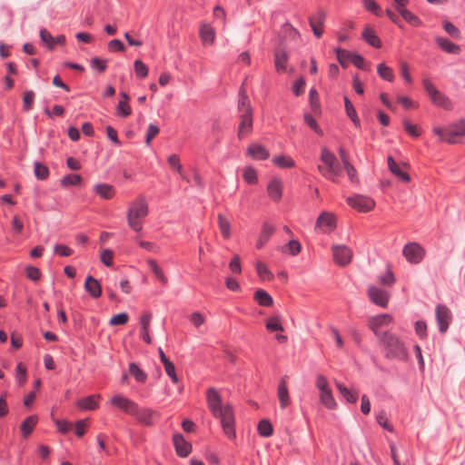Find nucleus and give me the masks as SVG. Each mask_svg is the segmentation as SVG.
<instances>
[{
    "mask_svg": "<svg viewBox=\"0 0 465 465\" xmlns=\"http://www.w3.org/2000/svg\"><path fill=\"white\" fill-rule=\"evenodd\" d=\"M206 401L212 414L220 420L224 434L229 439H234L236 432L232 407L229 404L222 405V398L217 390L213 387L206 391Z\"/></svg>",
    "mask_w": 465,
    "mask_h": 465,
    "instance_id": "nucleus-1",
    "label": "nucleus"
},
{
    "mask_svg": "<svg viewBox=\"0 0 465 465\" xmlns=\"http://www.w3.org/2000/svg\"><path fill=\"white\" fill-rule=\"evenodd\" d=\"M379 343L387 359L398 361H406L408 359V351L404 342L394 333L383 335L379 340Z\"/></svg>",
    "mask_w": 465,
    "mask_h": 465,
    "instance_id": "nucleus-2",
    "label": "nucleus"
},
{
    "mask_svg": "<svg viewBox=\"0 0 465 465\" xmlns=\"http://www.w3.org/2000/svg\"><path fill=\"white\" fill-rule=\"evenodd\" d=\"M149 213V207L144 196H139L130 203L127 211L128 226L134 232H140L143 230V220Z\"/></svg>",
    "mask_w": 465,
    "mask_h": 465,
    "instance_id": "nucleus-3",
    "label": "nucleus"
},
{
    "mask_svg": "<svg viewBox=\"0 0 465 465\" xmlns=\"http://www.w3.org/2000/svg\"><path fill=\"white\" fill-rule=\"evenodd\" d=\"M321 161L324 165H318L320 173L325 178L336 183L337 177L341 173V169L336 156L324 147L322 149Z\"/></svg>",
    "mask_w": 465,
    "mask_h": 465,
    "instance_id": "nucleus-4",
    "label": "nucleus"
},
{
    "mask_svg": "<svg viewBox=\"0 0 465 465\" xmlns=\"http://www.w3.org/2000/svg\"><path fill=\"white\" fill-rule=\"evenodd\" d=\"M433 133L439 137L441 142L448 143H457L460 139L465 136V119L460 120L447 128L435 126Z\"/></svg>",
    "mask_w": 465,
    "mask_h": 465,
    "instance_id": "nucleus-5",
    "label": "nucleus"
},
{
    "mask_svg": "<svg viewBox=\"0 0 465 465\" xmlns=\"http://www.w3.org/2000/svg\"><path fill=\"white\" fill-rule=\"evenodd\" d=\"M393 322V318L388 313L379 314L370 317L368 320V326L373 331L376 338L381 340L383 335H388L391 332L383 331L382 329L389 327Z\"/></svg>",
    "mask_w": 465,
    "mask_h": 465,
    "instance_id": "nucleus-6",
    "label": "nucleus"
},
{
    "mask_svg": "<svg viewBox=\"0 0 465 465\" xmlns=\"http://www.w3.org/2000/svg\"><path fill=\"white\" fill-rule=\"evenodd\" d=\"M422 84L425 91L430 96V101L434 104L444 109H450L451 107L450 99L441 94L429 78H424Z\"/></svg>",
    "mask_w": 465,
    "mask_h": 465,
    "instance_id": "nucleus-7",
    "label": "nucleus"
},
{
    "mask_svg": "<svg viewBox=\"0 0 465 465\" xmlns=\"http://www.w3.org/2000/svg\"><path fill=\"white\" fill-rule=\"evenodd\" d=\"M110 406L123 411L124 413L132 416L135 413L137 403L131 399L124 396L123 394L117 393L111 397L109 400Z\"/></svg>",
    "mask_w": 465,
    "mask_h": 465,
    "instance_id": "nucleus-8",
    "label": "nucleus"
},
{
    "mask_svg": "<svg viewBox=\"0 0 465 465\" xmlns=\"http://www.w3.org/2000/svg\"><path fill=\"white\" fill-rule=\"evenodd\" d=\"M347 203L361 213H367L371 211L375 206V201L365 195L355 194L346 199Z\"/></svg>",
    "mask_w": 465,
    "mask_h": 465,
    "instance_id": "nucleus-9",
    "label": "nucleus"
},
{
    "mask_svg": "<svg viewBox=\"0 0 465 465\" xmlns=\"http://www.w3.org/2000/svg\"><path fill=\"white\" fill-rule=\"evenodd\" d=\"M317 388L320 390V400L322 404L329 410H334L337 407V403L331 389L328 387L327 380H318Z\"/></svg>",
    "mask_w": 465,
    "mask_h": 465,
    "instance_id": "nucleus-10",
    "label": "nucleus"
},
{
    "mask_svg": "<svg viewBox=\"0 0 465 465\" xmlns=\"http://www.w3.org/2000/svg\"><path fill=\"white\" fill-rule=\"evenodd\" d=\"M367 294L371 302L374 304L381 308H386L388 306L390 300L389 292L380 289L374 285H370L367 290Z\"/></svg>",
    "mask_w": 465,
    "mask_h": 465,
    "instance_id": "nucleus-11",
    "label": "nucleus"
},
{
    "mask_svg": "<svg viewBox=\"0 0 465 465\" xmlns=\"http://www.w3.org/2000/svg\"><path fill=\"white\" fill-rule=\"evenodd\" d=\"M402 253L408 262L417 264L422 261L425 252L420 244L411 242L404 246Z\"/></svg>",
    "mask_w": 465,
    "mask_h": 465,
    "instance_id": "nucleus-12",
    "label": "nucleus"
},
{
    "mask_svg": "<svg viewBox=\"0 0 465 465\" xmlns=\"http://www.w3.org/2000/svg\"><path fill=\"white\" fill-rule=\"evenodd\" d=\"M334 262L340 266L348 265L352 259V251L346 245L332 246Z\"/></svg>",
    "mask_w": 465,
    "mask_h": 465,
    "instance_id": "nucleus-13",
    "label": "nucleus"
},
{
    "mask_svg": "<svg viewBox=\"0 0 465 465\" xmlns=\"http://www.w3.org/2000/svg\"><path fill=\"white\" fill-rule=\"evenodd\" d=\"M316 229L324 233H330L336 228V218L333 213L323 212L316 221Z\"/></svg>",
    "mask_w": 465,
    "mask_h": 465,
    "instance_id": "nucleus-14",
    "label": "nucleus"
},
{
    "mask_svg": "<svg viewBox=\"0 0 465 465\" xmlns=\"http://www.w3.org/2000/svg\"><path fill=\"white\" fill-rule=\"evenodd\" d=\"M135 413H133V417L135 418L138 423L142 424L143 426L150 427L153 426L154 423L153 417L156 415V411L149 409V408H142L138 404L136 406V410L134 411Z\"/></svg>",
    "mask_w": 465,
    "mask_h": 465,
    "instance_id": "nucleus-15",
    "label": "nucleus"
},
{
    "mask_svg": "<svg viewBox=\"0 0 465 465\" xmlns=\"http://www.w3.org/2000/svg\"><path fill=\"white\" fill-rule=\"evenodd\" d=\"M436 318L440 332H445L451 321L450 311L445 305H438L436 308Z\"/></svg>",
    "mask_w": 465,
    "mask_h": 465,
    "instance_id": "nucleus-16",
    "label": "nucleus"
},
{
    "mask_svg": "<svg viewBox=\"0 0 465 465\" xmlns=\"http://www.w3.org/2000/svg\"><path fill=\"white\" fill-rule=\"evenodd\" d=\"M173 442L179 457L185 458L191 453L192 444L186 441L181 433L173 436Z\"/></svg>",
    "mask_w": 465,
    "mask_h": 465,
    "instance_id": "nucleus-17",
    "label": "nucleus"
},
{
    "mask_svg": "<svg viewBox=\"0 0 465 465\" xmlns=\"http://www.w3.org/2000/svg\"><path fill=\"white\" fill-rule=\"evenodd\" d=\"M199 36L203 45H213L215 37V29L208 23H202L199 28Z\"/></svg>",
    "mask_w": 465,
    "mask_h": 465,
    "instance_id": "nucleus-18",
    "label": "nucleus"
},
{
    "mask_svg": "<svg viewBox=\"0 0 465 465\" xmlns=\"http://www.w3.org/2000/svg\"><path fill=\"white\" fill-rule=\"evenodd\" d=\"M326 15L323 11L320 10L315 15H312L309 19L310 25L313 31V34L316 37H321L322 35L323 30V23L325 21Z\"/></svg>",
    "mask_w": 465,
    "mask_h": 465,
    "instance_id": "nucleus-19",
    "label": "nucleus"
},
{
    "mask_svg": "<svg viewBox=\"0 0 465 465\" xmlns=\"http://www.w3.org/2000/svg\"><path fill=\"white\" fill-rule=\"evenodd\" d=\"M100 394H93L78 400L76 405L82 411H94L98 407Z\"/></svg>",
    "mask_w": 465,
    "mask_h": 465,
    "instance_id": "nucleus-20",
    "label": "nucleus"
},
{
    "mask_svg": "<svg viewBox=\"0 0 465 465\" xmlns=\"http://www.w3.org/2000/svg\"><path fill=\"white\" fill-rule=\"evenodd\" d=\"M267 193L269 197L274 201L279 202L282 196V183L280 179H272L267 186Z\"/></svg>",
    "mask_w": 465,
    "mask_h": 465,
    "instance_id": "nucleus-21",
    "label": "nucleus"
},
{
    "mask_svg": "<svg viewBox=\"0 0 465 465\" xmlns=\"http://www.w3.org/2000/svg\"><path fill=\"white\" fill-rule=\"evenodd\" d=\"M252 130V117L250 114H242L241 116V122L238 128L239 139H243Z\"/></svg>",
    "mask_w": 465,
    "mask_h": 465,
    "instance_id": "nucleus-22",
    "label": "nucleus"
},
{
    "mask_svg": "<svg viewBox=\"0 0 465 465\" xmlns=\"http://www.w3.org/2000/svg\"><path fill=\"white\" fill-rule=\"evenodd\" d=\"M288 53L283 48H277L274 52V65L276 71L283 73L286 71V65L288 62Z\"/></svg>",
    "mask_w": 465,
    "mask_h": 465,
    "instance_id": "nucleus-23",
    "label": "nucleus"
},
{
    "mask_svg": "<svg viewBox=\"0 0 465 465\" xmlns=\"http://www.w3.org/2000/svg\"><path fill=\"white\" fill-rule=\"evenodd\" d=\"M84 290L94 299H97L102 295V287L100 283L91 275L86 277Z\"/></svg>",
    "mask_w": 465,
    "mask_h": 465,
    "instance_id": "nucleus-24",
    "label": "nucleus"
},
{
    "mask_svg": "<svg viewBox=\"0 0 465 465\" xmlns=\"http://www.w3.org/2000/svg\"><path fill=\"white\" fill-rule=\"evenodd\" d=\"M94 192L102 199L110 200L115 195V189L108 183H97L94 186Z\"/></svg>",
    "mask_w": 465,
    "mask_h": 465,
    "instance_id": "nucleus-25",
    "label": "nucleus"
},
{
    "mask_svg": "<svg viewBox=\"0 0 465 465\" xmlns=\"http://www.w3.org/2000/svg\"><path fill=\"white\" fill-rule=\"evenodd\" d=\"M277 396L280 401V407L286 409L290 403L289 389L287 387L285 380H281L277 388Z\"/></svg>",
    "mask_w": 465,
    "mask_h": 465,
    "instance_id": "nucleus-26",
    "label": "nucleus"
},
{
    "mask_svg": "<svg viewBox=\"0 0 465 465\" xmlns=\"http://www.w3.org/2000/svg\"><path fill=\"white\" fill-rule=\"evenodd\" d=\"M387 162L390 171L394 175H396L400 180H401L404 183H409L411 181L410 175L401 169L399 164L394 161V159L391 156L388 157Z\"/></svg>",
    "mask_w": 465,
    "mask_h": 465,
    "instance_id": "nucleus-27",
    "label": "nucleus"
},
{
    "mask_svg": "<svg viewBox=\"0 0 465 465\" xmlns=\"http://www.w3.org/2000/svg\"><path fill=\"white\" fill-rule=\"evenodd\" d=\"M248 154L255 160H265L270 155L265 147L258 143L251 144L248 147Z\"/></svg>",
    "mask_w": 465,
    "mask_h": 465,
    "instance_id": "nucleus-28",
    "label": "nucleus"
},
{
    "mask_svg": "<svg viewBox=\"0 0 465 465\" xmlns=\"http://www.w3.org/2000/svg\"><path fill=\"white\" fill-rule=\"evenodd\" d=\"M274 231L275 229L272 224L267 223H264L259 239L257 241L256 247L258 249H262L269 241L270 237L273 234Z\"/></svg>",
    "mask_w": 465,
    "mask_h": 465,
    "instance_id": "nucleus-29",
    "label": "nucleus"
},
{
    "mask_svg": "<svg viewBox=\"0 0 465 465\" xmlns=\"http://www.w3.org/2000/svg\"><path fill=\"white\" fill-rule=\"evenodd\" d=\"M38 418L36 415L28 416L21 424V432L24 438H27L34 430L37 424Z\"/></svg>",
    "mask_w": 465,
    "mask_h": 465,
    "instance_id": "nucleus-30",
    "label": "nucleus"
},
{
    "mask_svg": "<svg viewBox=\"0 0 465 465\" xmlns=\"http://www.w3.org/2000/svg\"><path fill=\"white\" fill-rule=\"evenodd\" d=\"M436 43L438 45L448 54H459L460 48L456 44L450 42L449 39L444 37H436Z\"/></svg>",
    "mask_w": 465,
    "mask_h": 465,
    "instance_id": "nucleus-31",
    "label": "nucleus"
},
{
    "mask_svg": "<svg viewBox=\"0 0 465 465\" xmlns=\"http://www.w3.org/2000/svg\"><path fill=\"white\" fill-rule=\"evenodd\" d=\"M362 38L371 46L380 48L381 46V39L376 35L374 30L371 27H366L362 32Z\"/></svg>",
    "mask_w": 465,
    "mask_h": 465,
    "instance_id": "nucleus-32",
    "label": "nucleus"
},
{
    "mask_svg": "<svg viewBox=\"0 0 465 465\" xmlns=\"http://www.w3.org/2000/svg\"><path fill=\"white\" fill-rule=\"evenodd\" d=\"M238 109L242 114H252V108L246 91L243 87L240 90V98L238 102Z\"/></svg>",
    "mask_w": 465,
    "mask_h": 465,
    "instance_id": "nucleus-33",
    "label": "nucleus"
},
{
    "mask_svg": "<svg viewBox=\"0 0 465 465\" xmlns=\"http://www.w3.org/2000/svg\"><path fill=\"white\" fill-rule=\"evenodd\" d=\"M254 300L259 305L264 307H270L273 303L272 297L264 290H257L254 293Z\"/></svg>",
    "mask_w": 465,
    "mask_h": 465,
    "instance_id": "nucleus-34",
    "label": "nucleus"
},
{
    "mask_svg": "<svg viewBox=\"0 0 465 465\" xmlns=\"http://www.w3.org/2000/svg\"><path fill=\"white\" fill-rule=\"evenodd\" d=\"M272 163L280 168H292L295 166L293 159L288 155L280 154L272 157Z\"/></svg>",
    "mask_w": 465,
    "mask_h": 465,
    "instance_id": "nucleus-35",
    "label": "nucleus"
},
{
    "mask_svg": "<svg viewBox=\"0 0 465 465\" xmlns=\"http://www.w3.org/2000/svg\"><path fill=\"white\" fill-rule=\"evenodd\" d=\"M337 388L347 402L355 403L357 401L359 396L357 391L349 390L345 385L340 382H337Z\"/></svg>",
    "mask_w": 465,
    "mask_h": 465,
    "instance_id": "nucleus-36",
    "label": "nucleus"
},
{
    "mask_svg": "<svg viewBox=\"0 0 465 465\" xmlns=\"http://www.w3.org/2000/svg\"><path fill=\"white\" fill-rule=\"evenodd\" d=\"M218 226L225 239H229L231 236V223L229 220L222 213L217 215Z\"/></svg>",
    "mask_w": 465,
    "mask_h": 465,
    "instance_id": "nucleus-37",
    "label": "nucleus"
},
{
    "mask_svg": "<svg viewBox=\"0 0 465 465\" xmlns=\"http://www.w3.org/2000/svg\"><path fill=\"white\" fill-rule=\"evenodd\" d=\"M265 327L270 331H283V326L279 315H272L266 320Z\"/></svg>",
    "mask_w": 465,
    "mask_h": 465,
    "instance_id": "nucleus-38",
    "label": "nucleus"
},
{
    "mask_svg": "<svg viewBox=\"0 0 465 465\" xmlns=\"http://www.w3.org/2000/svg\"><path fill=\"white\" fill-rule=\"evenodd\" d=\"M148 266L151 269V271L153 272L155 277L163 283L166 284L168 282L167 277L164 275L162 268L157 264L156 261L153 259H149L147 261Z\"/></svg>",
    "mask_w": 465,
    "mask_h": 465,
    "instance_id": "nucleus-39",
    "label": "nucleus"
},
{
    "mask_svg": "<svg viewBox=\"0 0 465 465\" xmlns=\"http://www.w3.org/2000/svg\"><path fill=\"white\" fill-rule=\"evenodd\" d=\"M258 433L262 437H270L273 433V428L269 420L263 419L259 421L257 426Z\"/></svg>",
    "mask_w": 465,
    "mask_h": 465,
    "instance_id": "nucleus-40",
    "label": "nucleus"
},
{
    "mask_svg": "<svg viewBox=\"0 0 465 465\" xmlns=\"http://www.w3.org/2000/svg\"><path fill=\"white\" fill-rule=\"evenodd\" d=\"M377 72L381 78L383 80L392 82L394 80V74L391 67L381 63L377 66Z\"/></svg>",
    "mask_w": 465,
    "mask_h": 465,
    "instance_id": "nucleus-41",
    "label": "nucleus"
},
{
    "mask_svg": "<svg viewBox=\"0 0 465 465\" xmlns=\"http://www.w3.org/2000/svg\"><path fill=\"white\" fill-rule=\"evenodd\" d=\"M255 267L257 274L262 281H270L273 278L272 273L264 262H257Z\"/></svg>",
    "mask_w": 465,
    "mask_h": 465,
    "instance_id": "nucleus-42",
    "label": "nucleus"
},
{
    "mask_svg": "<svg viewBox=\"0 0 465 465\" xmlns=\"http://www.w3.org/2000/svg\"><path fill=\"white\" fill-rule=\"evenodd\" d=\"M345 110L347 115L353 122L356 127L360 126V120L358 118L357 113L351 104V102L348 99V97H344Z\"/></svg>",
    "mask_w": 465,
    "mask_h": 465,
    "instance_id": "nucleus-43",
    "label": "nucleus"
},
{
    "mask_svg": "<svg viewBox=\"0 0 465 465\" xmlns=\"http://www.w3.org/2000/svg\"><path fill=\"white\" fill-rule=\"evenodd\" d=\"M400 14L401 15V16L403 17V19L408 22L409 24L414 25V26H420L421 25V21L420 20V18L415 15L414 14H412L411 11H409L408 9H403L400 12Z\"/></svg>",
    "mask_w": 465,
    "mask_h": 465,
    "instance_id": "nucleus-44",
    "label": "nucleus"
},
{
    "mask_svg": "<svg viewBox=\"0 0 465 465\" xmlns=\"http://www.w3.org/2000/svg\"><path fill=\"white\" fill-rule=\"evenodd\" d=\"M41 41L45 44L48 49L53 50L54 47V37L45 28L40 30Z\"/></svg>",
    "mask_w": 465,
    "mask_h": 465,
    "instance_id": "nucleus-45",
    "label": "nucleus"
},
{
    "mask_svg": "<svg viewBox=\"0 0 465 465\" xmlns=\"http://www.w3.org/2000/svg\"><path fill=\"white\" fill-rule=\"evenodd\" d=\"M309 100H310V104H311L312 110L314 113H318L320 111L321 104H320V100H319V94L315 88H312L310 90Z\"/></svg>",
    "mask_w": 465,
    "mask_h": 465,
    "instance_id": "nucleus-46",
    "label": "nucleus"
},
{
    "mask_svg": "<svg viewBox=\"0 0 465 465\" xmlns=\"http://www.w3.org/2000/svg\"><path fill=\"white\" fill-rule=\"evenodd\" d=\"M82 182V177L79 174H68L61 180V183L64 187L78 185Z\"/></svg>",
    "mask_w": 465,
    "mask_h": 465,
    "instance_id": "nucleus-47",
    "label": "nucleus"
},
{
    "mask_svg": "<svg viewBox=\"0 0 465 465\" xmlns=\"http://www.w3.org/2000/svg\"><path fill=\"white\" fill-rule=\"evenodd\" d=\"M35 174L37 179L45 180L49 175V170L47 166L36 162L35 163Z\"/></svg>",
    "mask_w": 465,
    "mask_h": 465,
    "instance_id": "nucleus-48",
    "label": "nucleus"
},
{
    "mask_svg": "<svg viewBox=\"0 0 465 465\" xmlns=\"http://www.w3.org/2000/svg\"><path fill=\"white\" fill-rule=\"evenodd\" d=\"M134 72L138 77L145 78L148 75V67L141 60H136L134 62Z\"/></svg>",
    "mask_w": 465,
    "mask_h": 465,
    "instance_id": "nucleus-49",
    "label": "nucleus"
},
{
    "mask_svg": "<svg viewBox=\"0 0 465 465\" xmlns=\"http://www.w3.org/2000/svg\"><path fill=\"white\" fill-rule=\"evenodd\" d=\"M152 313L149 312H144L141 314L139 318V322L141 325V331H149L151 321H152Z\"/></svg>",
    "mask_w": 465,
    "mask_h": 465,
    "instance_id": "nucleus-50",
    "label": "nucleus"
},
{
    "mask_svg": "<svg viewBox=\"0 0 465 465\" xmlns=\"http://www.w3.org/2000/svg\"><path fill=\"white\" fill-rule=\"evenodd\" d=\"M243 179L250 184H255L257 183L255 170L251 166L245 167L243 170Z\"/></svg>",
    "mask_w": 465,
    "mask_h": 465,
    "instance_id": "nucleus-51",
    "label": "nucleus"
},
{
    "mask_svg": "<svg viewBox=\"0 0 465 465\" xmlns=\"http://www.w3.org/2000/svg\"><path fill=\"white\" fill-rule=\"evenodd\" d=\"M128 319H129L128 314L125 313V312H122V313L114 315L110 319L109 324L112 325V326L124 325V324L127 323Z\"/></svg>",
    "mask_w": 465,
    "mask_h": 465,
    "instance_id": "nucleus-52",
    "label": "nucleus"
},
{
    "mask_svg": "<svg viewBox=\"0 0 465 465\" xmlns=\"http://www.w3.org/2000/svg\"><path fill=\"white\" fill-rule=\"evenodd\" d=\"M395 281V276L391 270H388L384 274L379 276V282L386 286L393 285Z\"/></svg>",
    "mask_w": 465,
    "mask_h": 465,
    "instance_id": "nucleus-53",
    "label": "nucleus"
},
{
    "mask_svg": "<svg viewBox=\"0 0 465 465\" xmlns=\"http://www.w3.org/2000/svg\"><path fill=\"white\" fill-rule=\"evenodd\" d=\"M107 66V61L100 59L98 57H94L91 60V67L94 70H97L99 73H104Z\"/></svg>",
    "mask_w": 465,
    "mask_h": 465,
    "instance_id": "nucleus-54",
    "label": "nucleus"
},
{
    "mask_svg": "<svg viewBox=\"0 0 465 465\" xmlns=\"http://www.w3.org/2000/svg\"><path fill=\"white\" fill-rule=\"evenodd\" d=\"M35 100V93L33 91H26L24 94L23 103H24V110L30 111L33 107Z\"/></svg>",
    "mask_w": 465,
    "mask_h": 465,
    "instance_id": "nucleus-55",
    "label": "nucleus"
},
{
    "mask_svg": "<svg viewBox=\"0 0 465 465\" xmlns=\"http://www.w3.org/2000/svg\"><path fill=\"white\" fill-rule=\"evenodd\" d=\"M168 163L170 166L181 175L183 174V166L180 163L178 155L172 154L168 157Z\"/></svg>",
    "mask_w": 465,
    "mask_h": 465,
    "instance_id": "nucleus-56",
    "label": "nucleus"
},
{
    "mask_svg": "<svg viewBox=\"0 0 465 465\" xmlns=\"http://www.w3.org/2000/svg\"><path fill=\"white\" fill-rule=\"evenodd\" d=\"M116 110L118 114L124 117H127L132 114V109L126 101H119Z\"/></svg>",
    "mask_w": 465,
    "mask_h": 465,
    "instance_id": "nucleus-57",
    "label": "nucleus"
},
{
    "mask_svg": "<svg viewBox=\"0 0 465 465\" xmlns=\"http://www.w3.org/2000/svg\"><path fill=\"white\" fill-rule=\"evenodd\" d=\"M160 133V129L155 124H149L145 143L149 146L151 144L152 140Z\"/></svg>",
    "mask_w": 465,
    "mask_h": 465,
    "instance_id": "nucleus-58",
    "label": "nucleus"
},
{
    "mask_svg": "<svg viewBox=\"0 0 465 465\" xmlns=\"http://www.w3.org/2000/svg\"><path fill=\"white\" fill-rule=\"evenodd\" d=\"M114 252L110 249H104L101 252V262L106 265L111 266L113 264Z\"/></svg>",
    "mask_w": 465,
    "mask_h": 465,
    "instance_id": "nucleus-59",
    "label": "nucleus"
},
{
    "mask_svg": "<svg viewBox=\"0 0 465 465\" xmlns=\"http://www.w3.org/2000/svg\"><path fill=\"white\" fill-rule=\"evenodd\" d=\"M305 88V79L301 76L292 86V91L296 96H300L304 93Z\"/></svg>",
    "mask_w": 465,
    "mask_h": 465,
    "instance_id": "nucleus-60",
    "label": "nucleus"
},
{
    "mask_svg": "<svg viewBox=\"0 0 465 465\" xmlns=\"http://www.w3.org/2000/svg\"><path fill=\"white\" fill-rule=\"evenodd\" d=\"M336 54L340 64L345 66L346 62L351 61V55L352 54V53L338 48L336 49Z\"/></svg>",
    "mask_w": 465,
    "mask_h": 465,
    "instance_id": "nucleus-61",
    "label": "nucleus"
},
{
    "mask_svg": "<svg viewBox=\"0 0 465 465\" xmlns=\"http://www.w3.org/2000/svg\"><path fill=\"white\" fill-rule=\"evenodd\" d=\"M54 253L67 257L73 254V250L64 244H56L54 248Z\"/></svg>",
    "mask_w": 465,
    "mask_h": 465,
    "instance_id": "nucleus-62",
    "label": "nucleus"
},
{
    "mask_svg": "<svg viewBox=\"0 0 465 465\" xmlns=\"http://www.w3.org/2000/svg\"><path fill=\"white\" fill-rule=\"evenodd\" d=\"M304 122L314 131L316 132L317 134H322V129L320 128V126L318 125L317 122L315 121V119L309 114H306L304 115Z\"/></svg>",
    "mask_w": 465,
    "mask_h": 465,
    "instance_id": "nucleus-63",
    "label": "nucleus"
},
{
    "mask_svg": "<svg viewBox=\"0 0 465 465\" xmlns=\"http://www.w3.org/2000/svg\"><path fill=\"white\" fill-rule=\"evenodd\" d=\"M190 321L196 328H199L204 323L205 318L203 313L195 312L191 314Z\"/></svg>",
    "mask_w": 465,
    "mask_h": 465,
    "instance_id": "nucleus-64",
    "label": "nucleus"
}]
</instances>
